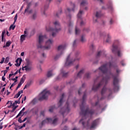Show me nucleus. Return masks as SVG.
Instances as JSON below:
<instances>
[{
	"instance_id": "1",
	"label": "nucleus",
	"mask_w": 130,
	"mask_h": 130,
	"mask_svg": "<svg viewBox=\"0 0 130 130\" xmlns=\"http://www.w3.org/2000/svg\"><path fill=\"white\" fill-rule=\"evenodd\" d=\"M86 92H84L82 97V102L81 105H80L81 112L80 114L82 115V118L79 121V123H82L84 128L86 129H92V128H95L96 125H98L99 123V118L96 119L91 122V126L89 124V120L87 122L86 125V118H87V114H90V115H93L95 113V110L93 109H89V106H85V102H86Z\"/></svg>"
},
{
	"instance_id": "2",
	"label": "nucleus",
	"mask_w": 130,
	"mask_h": 130,
	"mask_svg": "<svg viewBox=\"0 0 130 130\" xmlns=\"http://www.w3.org/2000/svg\"><path fill=\"white\" fill-rule=\"evenodd\" d=\"M99 70L103 73L104 75H109L112 76L113 78V90L115 92L119 90V79H118V76L121 73V70L118 69L117 64H112L111 62H109L99 68Z\"/></svg>"
},
{
	"instance_id": "3",
	"label": "nucleus",
	"mask_w": 130,
	"mask_h": 130,
	"mask_svg": "<svg viewBox=\"0 0 130 130\" xmlns=\"http://www.w3.org/2000/svg\"><path fill=\"white\" fill-rule=\"evenodd\" d=\"M110 79V77L108 76V75L106 76L105 77L103 78L102 80L100 82V83L96 85H95V84L93 85L92 90V91H96L100 87H102V86H104V87L102 89L101 91V94L102 96L104 95L105 93L107 91V88H106V85H107L108 83V80Z\"/></svg>"
},
{
	"instance_id": "4",
	"label": "nucleus",
	"mask_w": 130,
	"mask_h": 130,
	"mask_svg": "<svg viewBox=\"0 0 130 130\" xmlns=\"http://www.w3.org/2000/svg\"><path fill=\"white\" fill-rule=\"evenodd\" d=\"M45 38H46V35L43 36L42 35H40L39 37V44L38 45V48H40L41 50L50 49V46H51L53 43V40L49 39L47 42H46L45 46H43L42 43H43V41H44V39H45Z\"/></svg>"
},
{
	"instance_id": "5",
	"label": "nucleus",
	"mask_w": 130,
	"mask_h": 130,
	"mask_svg": "<svg viewBox=\"0 0 130 130\" xmlns=\"http://www.w3.org/2000/svg\"><path fill=\"white\" fill-rule=\"evenodd\" d=\"M53 24L55 27L54 28L51 27L50 26H46V30L47 32H52V37H55L56 36V33H58L59 31L61 30L60 27V23L58 21H55L53 22Z\"/></svg>"
},
{
	"instance_id": "6",
	"label": "nucleus",
	"mask_w": 130,
	"mask_h": 130,
	"mask_svg": "<svg viewBox=\"0 0 130 130\" xmlns=\"http://www.w3.org/2000/svg\"><path fill=\"white\" fill-rule=\"evenodd\" d=\"M50 94V92L47 89H44L40 94L38 98L39 101L46 100L48 98V95Z\"/></svg>"
},
{
	"instance_id": "7",
	"label": "nucleus",
	"mask_w": 130,
	"mask_h": 130,
	"mask_svg": "<svg viewBox=\"0 0 130 130\" xmlns=\"http://www.w3.org/2000/svg\"><path fill=\"white\" fill-rule=\"evenodd\" d=\"M80 58H81L80 57L78 58H76V59L73 60V59H71V55H69L67 58L64 67H71V66H73L75 60H80Z\"/></svg>"
},
{
	"instance_id": "8",
	"label": "nucleus",
	"mask_w": 130,
	"mask_h": 130,
	"mask_svg": "<svg viewBox=\"0 0 130 130\" xmlns=\"http://www.w3.org/2000/svg\"><path fill=\"white\" fill-rule=\"evenodd\" d=\"M69 112H70V104H69V102H67L64 107L61 109L60 113H61L62 115H63V117H64V115L68 114Z\"/></svg>"
},
{
	"instance_id": "9",
	"label": "nucleus",
	"mask_w": 130,
	"mask_h": 130,
	"mask_svg": "<svg viewBox=\"0 0 130 130\" xmlns=\"http://www.w3.org/2000/svg\"><path fill=\"white\" fill-rule=\"evenodd\" d=\"M112 52L114 54H117L118 56H121V53H120V48L117 45L114 44L112 46Z\"/></svg>"
},
{
	"instance_id": "10",
	"label": "nucleus",
	"mask_w": 130,
	"mask_h": 130,
	"mask_svg": "<svg viewBox=\"0 0 130 130\" xmlns=\"http://www.w3.org/2000/svg\"><path fill=\"white\" fill-rule=\"evenodd\" d=\"M31 7H32V3L30 2L26 4V8L23 13L24 15L26 14L27 16H29V15L33 13V9H31Z\"/></svg>"
},
{
	"instance_id": "11",
	"label": "nucleus",
	"mask_w": 130,
	"mask_h": 130,
	"mask_svg": "<svg viewBox=\"0 0 130 130\" xmlns=\"http://www.w3.org/2000/svg\"><path fill=\"white\" fill-rule=\"evenodd\" d=\"M51 2H52V0H46V3L47 4H48V5H45L44 8H41V13L42 16H45V17H46L47 15L45 12H46V10H47V9H48V5H49V4L51 3Z\"/></svg>"
},
{
	"instance_id": "12",
	"label": "nucleus",
	"mask_w": 130,
	"mask_h": 130,
	"mask_svg": "<svg viewBox=\"0 0 130 130\" xmlns=\"http://www.w3.org/2000/svg\"><path fill=\"white\" fill-rule=\"evenodd\" d=\"M57 122V118H55L53 120H52V118H47L46 119L43 120L41 125H44L45 123H52V124H55Z\"/></svg>"
},
{
	"instance_id": "13",
	"label": "nucleus",
	"mask_w": 130,
	"mask_h": 130,
	"mask_svg": "<svg viewBox=\"0 0 130 130\" xmlns=\"http://www.w3.org/2000/svg\"><path fill=\"white\" fill-rule=\"evenodd\" d=\"M64 49H66V45H60L58 46V47H57L58 51H61V52L59 55H56V56L54 57L55 60H56V59H57L58 58V57H59V56L60 55H61V54H62V53H63V50H64Z\"/></svg>"
},
{
	"instance_id": "14",
	"label": "nucleus",
	"mask_w": 130,
	"mask_h": 130,
	"mask_svg": "<svg viewBox=\"0 0 130 130\" xmlns=\"http://www.w3.org/2000/svg\"><path fill=\"white\" fill-rule=\"evenodd\" d=\"M64 98V93L62 94V95L60 98V99L58 103V107H60L61 105H62V103L63 102V98Z\"/></svg>"
},
{
	"instance_id": "15",
	"label": "nucleus",
	"mask_w": 130,
	"mask_h": 130,
	"mask_svg": "<svg viewBox=\"0 0 130 130\" xmlns=\"http://www.w3.org/2000/svg\"><path fill=\"white\" fill-rule=\"evenodd\" d=\"M15 66L16 67H20L22 63V58H18L15 61Z\"/></svg>"
},
{
	"instance_id": "16",
	"label": "nucleus",
	"mask_w": 130,
	"mask_h": 130,
	"mask_svg": "<svg viewBox=\"0 0 130 130\" xmlns=\"http://www.w3.org/2000/svg\"><path fill=\"white\" fill-rule=\"evenodd\" d=\"M100 55H102L103 56H106V54L105 53V51H100L98 52L96 54V57H100Z\"/></svg>"
},
{
	"instance_id": "17",
	"label": "nucleus",
	"mask_w": 130,
	"mask_h": 130,
	"mask_svg": "<svg viewBox=\"0 0 130 130\" xmlns=\"http://www.w3.org/2000/svg\"><path fill=\"white\" fill-rule=\"evenodd\" d=\"M26 66H31L32 64V59L31 57H27L26 59Z\"/></svg>"
},
{
	"instance_id": "18",
	"label": "nucleus",
	"mask_w": 130,
	"mask_h": 130,
	"mask_svg": "<svg viewBox=\"0 0 130 130\" xmlns=\"http://www.w3.org/2000/svg\"><path fill=\"white\" fill-rule=\"evenodd\" d=\"M71 6L72 7H73V9H71L70 8H68L67 9V11L68 12V13H70L71 12H75V8H76V5H75V4L71 3Z\"/></svg>"
},
{
	"instance_id": "19",
	"label": "nucleus",
	"mask_w": 130,
	"mask_h": 130,
	"mask_svg": "<svg viewBox=\"0 0 130 130\" xmlns=\"http://www.w3.org/2000/svg\"><path fill=\"white\" fill-rule=\"evenodd\" d=\"M68 27H69V33L71 34L72 33V28H73V23H72V21L71 20L69 21V22L68 23Z\"/></svg>"
},
{
	"instance_id": "20",
	"label": "nucleus",
	"mask_w": 130,
	"mask_h": 130,
	"mask_svg": "<svg viewBox=\"0 0 130 130\" xmlns=\"http://www.w3.org/2000/svg\"><path fill=\"white\" fill-rule=\"evenodd\" d=\"M60 75L62 76V78H67V77L69 76V73H66V72L63 71V70H61Z\"/></svg>"
},
{
	"instance_id": "21",
	"label": "nucleus",
	"mask_w": 130,
	"mask_h": 130,
	"mask_svg": "<svg viewBox=\"0 0 130 130\" xmlns=\"http://www.w3.org/2000/svg\"><path fill=\"white\" fill-rule=\"evenodd\" d=\"M108 9L110 10V11H113V7H112V2L111 1H109L107 4Z\"/></svg>"
},
{
	"instance_id": "22",
	"label": "nucleus",
	"mask_w": 130,
	"mask_h": 130,
	"mask_svg": "<svg viewBox=\"0 0 130 130\" xmlns=\"http://www.w3.org/2000/svg\"><path fill=\"white\" fill-rule=\"evenodd\" d=\"M84 72L85 70H84V69L80 70L79 72L77 74V78H81V77H82V75L84 74Z\"/></svg>"
},
{
	"instance_id": "23",
	"label": "nucleus",
	"mask_w": 130,
	"mask_h": 130,
	"mask_svg": "<svg viewBox=\"0 0 130 130\" xmlns=\"http://www.w3.org/2000/svg\"><path fill=\"white\" fill-rule=\"evenodd\" d=\"M26 37H27V35H22L20 36V41L21 42H24V40H26Z\"/></svg>"
},
{
	"instance_id": "24",
	"label": "nucleus",
	"mask_w": 130,
	"mask_h": 130,
	"mask_svg": "<svg viewBox=\"0 0 130 130\" xmlns=\"http://www.w3.org/2000/svg\"><path fill=\"white\" fill-rule=\"evenodd\" d=\"M52 76H53V74L52 73V70L49 71L47 74V78H51Z\"/></svg>"
},
{
	"instance_id": "25",
	"label": "nucleus",
	"mask_w": 130,
	"mask_h": 130,
	"mask_svg": "<svg viewBox=\"0 0 130 130\" xmlns=\"http://www.w3.org/2000/svg\"><path fill=\"white\" fill-rule=\"evenodd\" d=\"M82 15H83V11H80L77 15L78 20H80V19H82Z\"/></svg>"
},
{
	"instance_id": "26",
	"label": "nucleus",
	"mask_w": 130,
	"mask_h": 130,
	"mask_svg": "<svg viewBox=\"0 0 130 130\" xmlns=\"http://www.w3.org/2000/svg\"><path fill=\"white\" fill-rule=\"evenodd\" d=\"M5 34H6V30H4L2 34V42L6 41V39H4L5 37Z\"/></svg>"
},
{
	"instance_id": "27",
	"label": "nucleus",
	"mask_w": 130,
	"mask_h": 130,
	"mask_svg": "<svg viewBox=\"0 0 130 130\" xmlns=\"http://www.w3.org/2000/svg\"><path fill=\"white\" fill-rule=\"evenodd\" d=\"M110 40H111V36H110V34H108L106 42L107 43H109V42H110Z\"/></svg>"
},
{
	"instance_id": "28",
	"label": "nucleus",
	"mask_w": 130,
	"mask_h": 130,
	"mask_svg": "<svg viewBox=\"0 0 130 130\" xmlns=\"http://www.w3.org/2000/svg\"><path fill=\"white\" fill-rule=\"evenodd\" d=\"M23 93V90L19 91L14 96V98H19L20 97V95Z\"/></svg>"
},
{
	"instance_id": "29",
	"label": "nucleus",
	"mask_w": 130,
	"mask_h": 130,
	"mask_svg": "<svg viewBox=\"0 0 130 130\" xmlns=\"http://www.w3.org/2000/svg\"><path fill=\"white\" fill-rule=\"evenodd\" d=\"M25 80H26V75H23V77L21 78V79L19 83H21V84H24Z\"/></svg>"
},
{
	"instance_id": "30",
	"label": "nucleus",
	"mask_w": 130,
	"mask_h": 130,
	"mask_svg": "<svg viewBox=\"0 0 130 130\" xmlns=\"http://www.w3.org/2000/svg\"><path fill=\"white\" fill-rule=\"evenodd\" d=\"M102 16V14H101V12H96L95 14L96 18H101Z\"/></svg>"
},
{
	"instance_id": "31",
	"label": "nucleus",
	"mask_w": 130,
	"mask_h": 130,
	"mask_svg": "<svg viewBox=\"0 0 130 130\" xmlns=\"http://www.w3.org/2000/svg\"><path fill=\"white\" fill-rule=\"evenodd\" d=\"M80 32H81V30L80 29L78 28L77 26L75 27V34L76 35H78V34H80Z\"/></svg>"
},
{
	"instance_id": "32",
	"label": "nucleus",
	"mask_w": 130,
	"mask_h": 130,
	"mask_svg": "<svg viewBox=\"0 0 130 130\" xmlns=\"http://www.w3.org/2000/svg\"><path fill=\"white\" fill-rule=\"evenodd\" d=\"M90 76H91V73L88 72L85 74L84 78H86V79H90Z\"/></svg>"
},
{
	"instance_id": "33",
	"label": "nucleus",
	"mask_w": 130,
	"mask_h": 130,
	"mask_svg": "<svg viewBox=\"0 0 130 130\" xmlns=\"http://www.w3.org/2000/svg\"><path fill=\"white\" fill-rule=\"evenodd\" d=\"M88 5V3L86 2V1H82L80 4L81 7H84L85 6H87Z\"/></svg>"
},
{
	"instance_id": "34",
	"label": "nucleus",
	"mask_w": 130,
	"mask_h": 130,
	"mask_svg": "<svg viewBox=\"0 0 130 130\" xmlns=\"http://www.w3.org/2000/svg\"><path fill=\"white\" fill-rule=\"evenodd\" d=\"M55 108V106H51L49 109V112H53V110H54Z\"/></svg>"
},
{
	"instance_id": "35",
	"label": "nucleus",
	"mask_w": 130,
	"mask_h": 130,
	"mask_svg": "<svg viewBox=\"0 0 130 130\" xmlns=\"http://www.w3.org/2000/svg\"><path fill=\"white\" fill-rule=\"evenodd\" d=\"M85 86H86V84H85V83L82 84V87L80 88L78 90L79 95H81V91H82V88H84V87H85Z\"/></svg>"
},
{
	"instance_id": "36",
	"label": "nucleus",
	"mask_w": 130,
	"mask_h": 130,
	"mask_svg": "<svg viewBox=\"0 0 130 130\" xmlns=\"http://www.w3.org/2000/svg\"><path fill=\"white\" fill-rule=\"evenodd\" d=\"M24 68H25V71L26 72H28L29 71H31V68L30 67H29V66H24Z\"/></svg>"
},
{
	"instance_id": "37",
	"label": "nucleus",
	"mask_w": 130,
	"mask_h": 130,
	"mask_svg": "<svg viewBox=\"0 0 130 130\" xmlns=\"http://www.w3.org/2000/svg\"><path fill=\"white\" fill-rule=\"evenodd\" d=\"M109 94L108 96V98H110V96H111V95H112V89H111V88H109Z\"/></svg>"
},
{
	"instance_id": "38",
	"label": "nucleus",
	"mask_w": 130,
	"mask_h": 130,
	"mask_svg": "<svg viewBox=\"0 0 130 130\" xmlns=\"http://www.w3.org/2000/svg\"><path fill=\"white\" fill-rule=\"evenodd\" d=\"M21 98H22V95L19 98L18 101H15V103H17V104H20V103H21Z\"/></svg>"
},
{
	"instance_id": "39",
	"label": "nucleus",
	"mask_w": 130,
	"mask_h": 130,
	"mask_svg": "<svg viewBox=\"0 0 130 130\" xmlns=\"http://www.w3.org/2000/svg\"><path fill=\"white\" fill-rule=\"evenodd\" d=\"M17 19H18V14H16L14 17V21L13 22V25L15 24L16 22H17Z\"/></svg>"
},
{
	"instance_id": "40",
	"label": "nucleus",
	"mask_w": 130,
	"mask_h": 130,
	"mask_svg": "<svg viewBox=\"0 0 130 130\" xmlns=\"http://www.w3.org/2000/svg\"><path fill=\"white\" fill-rule=\"evenodd\" d=\"M15 28H16V25H14V24H12L10 25L9 27V30H11V29H12V30H15Z\"/></svg>"
},
{
	"instance_id": "41",
	"label": "nucleus",
	"mask_w": 130,
	"mask_h": 130,
	"mask_svg": "<svg viewBox=\"0 0 130 130\" xmlns=\"http://www.w3.org/2000/svg\"><path fill=\"white\" fill-rule=\"evenodd\" d=\"M81 41L82 43H84L86 41V39H85V36H82Z\"/></svg>"
},
{
	"instance_id": "42",
	"label": "nucleus",
	"mask_w": 130,
	"mask_h": 130,
	"mask_svg": "<svg viewBox=\"0 0 130 130\" xmlns=\"http://www.w3.org/2000/svg\"><path fill=\"white\" fill-rule=\"evenodd\" d=\"M9 61H10V58H9V57H7L5 59L4 62L5 63H8Z\"/></svg>"
},
{
	"instance_id": "43",
	"label": "nucleus",
	"mask_w": 130,
	"mask_h": 130,
	"mask_svg": "<svg viewBox=\"0 0 130 130\" xmlns=\"http://www.w3.org/2000/svg\"><path fill=\"white\" fill-rule=\"evenodd\" d=\"M11 44H12V42H11L10 41H8L7 43H6V46L7 47H10Z\"/></svg>"
},
{
	"instance_id": "44",
	"label": "nucleus",
	"mask_w": 130,
	"mask_h": 130,
	"mask_svg": "<svg viewBox=\"0 0 130 130\" xmlns=\"http://www.w3.org/2000/svg\"><path fill=\"white\" fill-rule=\"evenodd\" d=\"M37 17V12H35L33 14V19H36Z\"/></svg>"
},
{
	"instance_id": "45",
	"label": "nucleus",
	"mask_w": 130,
	"mask_h": 130,
	"mask_svg": "<svg viewBox=\"0 0 130 130\" xmlns=\"http://www.w3.org/2000/svg\"><path fill=\"white\" fill-rule=\"evenodd\" d=\"M73 47H76V46H77V40H75L73 44Z\"/></svg>"
},
{
	"instance_id": "46",
	"label": "nucleus",
	"mask_w": 130,
	"mask_h": 130,
	"mask_svg": "<svg viewBox=\"0 0 130 130\" xmlns=\"http://www.w3.org/2000/svg\"><path fill=\"white\" fill-rule=\"evenodd\" d=\"M61 14V10H60L59 12H58L56 14V17H59V15H60Z\"/></svg>"
},
{
	"instance_id": "47",
	"label": "nucleus",
	"mask_w": 130,
	"mask_h": 130,
	"mask_svg": "<svg viewBox=\"0 0 130 130\" xmlns=\"http://www.w3.org/2000/svg\"><path fill=\"white\" fill-rule=\"evenodd\" d=\"M21 86H22V83L21 82H19L18 83V85L16 88V90H18V89H19V88H20L21 87Z\"/></svg>"
},
{
	"instance_id": "48",
	"label": "nucleus",
	"mask_w": 130,
	"mask_h": 130,
	"mask_svg": "<svg viewBox=\"0 0 130 130\" xmlns=\"http://www.w3.org/2000/svg\"><path fill=\"white\" fill-rule=\"evenodd\" d=\"M3 72H4V76H5L6 74L8 73V70H6L4 71H1V73H3Z\"/></svg>"
},
{
	"instance_id": "49",
	"label": "nucleus",
	"mask_w": 130,
	"mask_h": 130,
	"mask_svg": "<svg viewBox=\"0 0 130 130\" xmlns=\"http://www.w3.org/2000/svg\"><path fill=\"white\" fill-rule=\"evenodd\" d=\"M98 105H99V107H101L100 105H99V101L95 102V103L94 104V106H97Z\"/></svg>"
},
{
	"instance_id": "50",
	"label": "nucleus",
	"mask_w": 130,
	"mask_h": 130,
	"mask_svg": "<svg viewBox=\"0 0 130 130\" xmlns=\"http://www.w3.org/2000/svg\"><path fill=\"white\" fill-rule=\"evenodd\" d=\"M22 113H23V112L22 111H20L18 114L17 115L16 118H18V117H19V116H20V115H21Z\"/></svg>"
},
{
	"instance_id": "51",
	"label": "nucleus",
	"mask_w": 130,
	"mask_h": 130,
	"mask_svg": "<svg viewBox=\"0 0 130 130\" xmlns=\"http://www.w3.org/2000/svg\"><path fill=\"white\" fill-rule=\"evenodd\" d=\"M39 3L38 2L35 3L34 4V8H37V6H38Z\"/></svg>"
},
{
	"instance_id": "52",
	"label": "nucleus",
	"mask_w": 130,
	"mask_h": 130,
	"mask_svg": "<svg viewBox=\"0 0 130 130\" xmlns=\"http://www.w3.org/2000/svg\"><path fill=\"white\" fill-rule=\"evenodd\" d=\"M86 24V23L84 22V21H81L80 22V26H84Z\"/></svg>"
},
{
	"instance_id": "53",
	"label": "nucleus",
	"mask_w": 130,
	"mask_h": 130,
	"mask_svg": "<svg viewBox=\"0 0 130 130\" xmlns=\"http://www.w3.org/2000/svg\"><path fill=\"white\" fill-rule=\"evenodd\" d=\"M30 85H31V82H27L26 84L27 87H30Z\"/></svg>"
},
{
	"instance_id": "54",
	"label": "nucleus",
	"mask_w": 130,
	"mask_h": 130,
	"mask_svg": "<svg viewBox=\"0 0 130 130\" xmlns=\"http://www.w3.org/2000/svg\"><path fill=\"white\" fill-rule=\"evenodd\" d=\"M121 64H122V66L123 67H124V66H125V64L124 63V60H122L121 61Z\"/></svg>"
},
{
	"instance_id": "55",
	"label": "nucleus",
	"mask_w": 130,
	"mask_h": 130,
	"mask_svg": "<svg viewBox=\"0 0 130 130\" xmlns=\"http://www.w3.org/2000/svg\"><path fill=\"white\" fill-rule=\"evenodd\" d=\"M4 61H5V57H3L2 58V60L0 61V63H4Z\"/></svg>"
},
{
	"instance_id": "56",
	"label": "nucleus",
	"mask_w": 130,
	"mask_h": 130,
	"mask_svg": "<svg viewBox=\"0 0 130 130\" xmlns=\"http://www.w3.org/2000/svg\"><path fill=\"white\" fill-rule=\"evenodd\" d=\"M15 110H16V108L13 107L12 110L10 111V112H11V113H13V112H14Z\"/></svg>"
},
{
	"instance_id": "57",
	"label": "nucleus",
	"mask_w": 130,
	"mask_h": 130,
	"mask_svg": "<svg viewBox=\"0 0 130 130\" xmlns=\"http://www.w3.org/2000/svg\"><path fill=\"white\" fill-rule=\"evenodd\" d=\"M80 54V52L79 51L76 52L75 53V56L76 57H77V56Z\"/></svg>"
},
{
	"instance_id": "58",
	"label": "nucleus",
	"mask_w": 130,
	"mask_h": 130,
	"mask_svg": "<svg viewBox=\"0 0 130 130\" xmlns=\"http://www.w3.org/2000/svg\"><path fill=\"white\" fill-rule=\"evenodd\" d=\"M18 122H19L20 123H22V122H23V121H22V119H21V117L19 118Z\"/></svg>"
},
{
	"instance_id": "59",
	"label": "nucleus",
	"mask_w": 130,
	"mask_h": 130,
	"mask_svg": "<svg viewBox=\"0 0 130 130\" xmlns=\"http://www.w3.org/2000/svg\"><path fill=\"white\" fill-rule=\"evenodd\" d=\"M45 111H43L42 112H41V115H43V116H44V113H45Z\"/></svg>"
},
{
	"instance_id": "60",
	"label": "nucleus",
	"mask_w": 130,
	"mask_h": 130,
	"mask_svg": "<svg viewBox=\"0 0 130 130\" xmlns=\"http://www.w3.org/2000/svg\"><path fill=\"white\" fill-rule=\"evenodd\" d=\"M110 24L111 25H112V24H113V20L112 19H111V20L110 21Z\"/></svg>"
},
{
	"instance_id": "61",
	"label": "nucleus",
	"mask_w": 130,
	"mask_h": 130,
	"mask_svg": "<svg viewBox=\"0 0 130 130\" xmlns=\"http://www.w3.org/2000/svg\"><path fill=\"white\" fill-rule=\"evenodd\" d=\"M28 112H29V110H27V111H26L25 112H24L22 116H23V115H24V114H27V113H28Z\"/></svg>"
},
{
	"instance_id": "62",
	"label": "nucleus",
	"mask_w": 130,
	"mask_h": 130,
	"mask_svg": "<svg viewBox=\"0 0 130 130\" xmlns=\"http://www.w3.org/2000/svg\"><path fill=\"white\" fill-rule=\"evenodd\" d=\"M2 81H4V82L6 81V77H5V76L2 77Z\"/></svg>"
},
{
	"instance_id": "63",
	"label": "nucleus",
	"mask_w": 130,
	"mask_h": 130,
	"mask_svg": "<svg viewBox=\"0 0 130 130\" xmlns=\"http://www.w3.org/2000/svg\"><path fill=\"white\" fill-rule=\"evenodd\" d=\"M25 100H26V96H25L23 99L22 98V101L21 103H23V101H25Z\"/></svg>"
},
{
	"instance_id": "64",
	"label": "nucleus",
	"mask_w": 130,
	"mask_h": 130,
	"mask_svg": "<svg viewBox=\"0 0 130 130\" xmlns=\"http://www.w3.org/2000/svg\"><path fill=\"white\" fill-rule=\"evenodd\" d=\"M3 128V123H0V129H2Z\"/></svg>"
}]
</instances>
